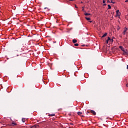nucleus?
<instances>
[{
  "label": "nucleus",
  "instance_id": "f257e3e1",
  "mask_svg": "<svg viewBox=\"0 0 128 128\" xmlns=\"http://www.w3.org/2000/svg\"><path fill=\"white\" fill-rule=\"evenodd\" d=\"M77 114H78V116H80L82 118H84V116L82 115V112H77Z\"/></svg>",
  "mask_w": 128,
  "mask_h": 128
},
{
  "label": "nucleus",
  "instance_id": "f03ea898",
  "mask_svg": "<svg viewBox=\"0 0 128 128\" xmlns=\"http://www.w3.org/2000/svg\"><path fill=\"white\" fill-rule=\"evenodd\" d=\"M128 28H124V30L123 31V34L124 36V34H126V32H128Z\"/></svg>",
  "mask_w": 128,
  "mask_h": 128
},
{
  "label": "nucleus",
  "instance_id": "7ed1b4c3",
  "mask_svg": "<svg viewBox=\"0 0 128 128\" xmlns=\"http://www.w3.org/2000/svg\"><path fill=\"white\" fill-rule=\"evenodd\" d=\"M120 48L122 50V52H126V49L122 47V46H120Z\"/></svg>",
  "mask_w": 128,
  "mask_h": 128
},
{
  "label": "nucleus",
  "instance_id": "20e7f679",
  "mask_svg": "<svg viewBox=\"0 0 128 128\" xmlns=\"http://www.w3.org/2000/svg\"><path fill=\"white\" fill-rule=\"evenodd\" d=\"M90 112H91V114H92L94 116H96V112H94V110H90Z\"/></svg>",
  "mask_w": 128,
  "mask_h": 128
},
{
  "label": "nucleus",
  "instance_id": "39448f33",
  "mask_svg": "<svg viewBox=\"0 0 128 128\" xmlns=\"http://www.w3.org/2000/svg\"><path fill=\"white\" fill-rule=\"evenodd\" d=\"M108 40H112V42H114V40L110 39V37H108V39L106 41V44H108Z\"/></svg>",
  "mask_w": 128,
  "mask_h": 128
},
{
  "label": "nucleus",
  "instance_id": "423d86ee",
  "mask_svg": "<svg viewBox=\"0 0 128 128\" xmlns=\"http://www.w3.org/2000/svg\"><path fill=\"white\" fill-rule=\"evenodd\" d=\"M116 15L118 16H120V10H117L116 11Z\"/></svg>",
  "mask_w": 128,
  "mask_h": 128
},
{
  "label": "nucleus",
  "instance_id": "0eeeda50",
  "mask_svg": "<svg viewBox=\"0 0 128 128\" xmlns=\"http://www.w3.org/2000/svg\"><path fill=\"white\" fill-rule=\"evenodd\" d=\"M31 128H38V125H34V126H30Z\"/></svg>",
  "mask_w": 128,
  "mask_h": 128
},
{
  "label": "nucleus",
  "instance_id": "6e6552de",
  "mask_svg": "<svg viewBox=\"0 0 128 128\" xmlns=\"http://www.w3.org/2000/svg\"><path fill=\"white\" fill-rule=\"evenodd\" d=\"M72 42H73V44H76V42H78V40L76 39H74L72 40Z\"/></svg>",
  "mask_w": 128,
  "mask_h": 128
},
{
  "label": "nucleus",
  "instance_id": "1a4fd4ad",
  "mask_svg": "<svg viewBox=\"0 0 128 128\" xmlns=\"http://www.w3.org/2000/svg\"><path fill=\"white\" fill-rule=\"evenodd\" d=\"M84 16H90V14L84 13Z\"/></svg>",
  "mask_w": 128,
  "mask_h": 128
},
{
  "label": "nucleus",
  "instance_id": "9d476101",
  "mask_svg": "<svg viewBox=\"0 0 128 128\" xmlns=\"http://www.w3.org/2000/svg\"><path fill=\"white\" fill-rule=\"evenodd\" d=\"M12 126H18V124L16 122H12Z\"/></svg>",
  "mask_w": 128,
  "mask_h": 128
},
{
  "label": "nucleus",
  "instance_id": "9b49d317",
  "mask_svg": "<svg viewBox=\"0 0 128 128\" xmlns=\"http://www.w3.org/2000/svg\"><path fill=\"white\" fill-rule=\"evenodd\" d=\"M26 119L24 118H22V122H26Z\"/></svg>",
  "mask_w": 128,
  "mask_h": 128
},
{
  "label": "nucleus",
  "instance_id": "f8f14e48",
  "mask_svg": "<svg viewBox=\"0 0 128 128\" xmlns=\"http://www.w3.org/2000/svg\"><path fill=\"white\" fill-rule=\"evenodd\" d=\"M108 35L107 33H105L102 36V38H104L105 36H106Z\"/></svg>",
  "mask_w": 128,
  "mask_h": 128
},
{
  "label": "nucleus",
  "instance_id": "ddd939ff",
  "mask_svg": "<svg viewBox=\"0 0 128 128\" xmlns=\"http://www.w3.org/2000/svg\"><path fill=\"white\" fill-rule=\"evenodd\" d=\"M85 18L86 20H90V18L86 17Z\"/></svg>",
  "mask_w": 128,
  "mask_h": 128
},
{
  "label": "nucleus",
  "instance_id": "4468645a",
  "mask_svg": "<svg viewBox=\"0 0 128 128\" xmlns=\"http://www.w3.org/2000/svg\"><path fill=\"white\" fill-rule=\"evenodd\" d=\"M110 8H112V6H110V5L108 4V10H110Z\"/></svg>",
  "mask_w": 128,
  "mask_h": 128
},
{
  "label": "nucleus",
  "instance_id": "2eb2a0df",
  "mask_svg": "<svg viewBox=\"0 0 128 128\" xmlns=\"http://www.w3.org/2000/svg\"><path fill=\"white\" fill-rule=\"evenodd\" d=\"M55 116L54 114H50L48 115L49 116Z\"/></svg>",
  "mask_w": 128,
  "mask_h": 128
},
{
  "label": "nucleus",
  "instance_id": "dca6fc26",
  "mask_svg": "<svg viewBox=\"0 0 128 128\" xmlns=\"http://www.w3.org/2000/svg\"><path fill=\"white\" fill-rule=\"evenodd\" d=\"M74 46H78V44H75Z\"/></svg>",
  "mask_w": 128,
  "mask_h": 128
},
{
  "label": "nucleus",
  "instance_id": "f3484780",
  "mask_svg": "<svg viewBox=\"0 0 128 128\" xmlns=\"http://www.w3.org/2000/svg\"><path fill=\"white\" fill-rule=\"evenodd\" d=\"M111 4H116V2H112V0H111Z\"/></svg>",
  "mask_w": 128,
  "mask_h": 128
},
{
  "label": "nucleus",
  "instance_id": "a211bd4d",
  "mask_svg": "<svg viewBox=\"0 0 128 128\" xmlns=\"http://www.w3.org/2000/svg\"><path fill=\"white\" fill-rule=\"evenodd\" d=\"M125 54H126L128 55V51H126V52H124Z\"/></svg>",
  "mask_w": 128,
  "mask_h": 128
},
{
  "label": "nucleus",
  "instance_id": "6ab92c4d",
  "mask_svg": "<svg viewBox=\"0 0 128 128\" xmlns=\"http://www.w3.org/2000/svg\"><path fill=\"white\" fill-rule=\"evenodd\" d=\"M41 80H44V78H43V77H42V78H41Z\"/></svg>",
  "mask_w": 128,
  "mask_h": 128
},
{
  "label": "nucleus",
  "instance_id": "aec40b11",
  "mask_svg": "<svg viewBox=\"0 0 128 128\" xmlns=\"http://www.w3.org/2000/svg\"><path fill=\"white\" fill-rule=\"evenodd\" d=\"M107 2H110V0H107Z\"/></svg>",
  "mask_w": 128,
  "mask_h": 128
},
{
  "label": "nucleus",
  "instance_id": "412c9836",
  "mask_svg": "<svg viewBox=\"0 0 128 128\" xmlns=\"http://www.w3.org/2000/svg\"><path fill=\"white\" fill-rule=\"evenodd\" d=\"M106 2V1L104 0H103V4H104Z\"/></svg>",
  "mask_w": 128,
  "mask_h": 128
},
{
  "label": "nucleus",
  "instance_id": "4be33fe9",
  "mask_svg": "<svg viewBox=\"0 0 128 128\" xmlns=\"http://www.w3.org/2000/svg\"><path fill=\"white\" fill-rule=\"evenodd\" d=\"M44 84H46V82L44 81Z\"/></svg>",
  "mask_w": 128,
  "mask_h": 128
},
{
  "label": "nucleus",
  "instance_id": "5701e85b",
  "mask_svg": "<svg viewBox=\"0 0 128 128\" xmlns=\"http://www.w3.org/2000/svg\"><path fill=\"white\" fill-rule=\"evenodd\" d=\"M125 2H128V0H126L125 1Z\"/></svg>",
  "mask_w": 128,
  "mask_h": 128
},
{
  "label": "nucleus",
  "instance_id": "b1692460",
  "mask_svg": "<svg viewBox=\"0 0 128 128\" xmlns=\"http://www.w3.org/2000/svg\"><path fill=\"white\" fill-rule=\"evenodd\" d=\"M70 2H72V1H74V0H69Z\"/></svg>",
  "mask_w": 128,
  "mask_h": 128
},
{
  "label": "nucleus",
  "instance_id": "393cba45",
  "mask_svg": "<svg viewBox=\"0 0 128 128\" xmlns=\"http://www.w3.org/2000/svg\"><path fill=\"white\" fill-rule=\"evenodd\" d=\"M126 68L128 70V65H127Z\"/></svg>",
  "mask_w": 128,
  "mask_h": 128
},
{
  "label": "nucleus",
  "instance_id": "a878e982",
  "mask_svg": "<svg viewBox=\"0 0 128 128\" xmlns=\"http://www.w3.org/2000/svg\"><path fill=\"white\" fill-rule=\"evenodd\" d=\"M126 86L128 87V84H126Z\"/></svg>",
  "mask_w": 128,
  "mask_h": 128
},
{
  "label": "nucleus",
  "instance_id": "bb28decb",
  "mask_svg": "<svg viewBox=\"0 0 128 128\" xmlns=\"http://www.w3.org/2000/svg\"><path fill=\"white\" fill-rule=\"evenodd\" d=\"M75 7L76 8H78V6H76Z\"/></svg>",
  "mask_w": 128,
  "mask_h": 128
},
{
  "label": "nucleus",
  "instance_id": "cd10ccee",
  "mask_svg": "<svg viewBox=\"0 0 128 128\" xmlns=\"http://www.w3.org/2000/svg\"><path fill=\"white\" fill-rule=\"evenodd\" d=\"M92 21H90V22H92Z\"/></svg>",
  "mask_w": 128,
  "mask_h": 128
},
{
  "label": "nucleus",
  "instance_id": "c85d7f7f",
  "mask_svg": "<svg viewBox=\"0 0 128 128\" xmlns=\"http://www.w3.org/2000/svg\"><path fill=\"white\" fill-rule=\"evenodd\" d=\"M46 9V8H44V10Z\"/></svg>",
  "mask_w": 128,
  "mask_h": 128
},
{
  "label": "nucleus",
  "instance_id": "c756f323",
  "mask_svg": "<svg viewBox=\"0 0 128 128\" xmlns=\"http://www.w3.org/2000/svg\"><path fill=\"white\" fill-rule=\"evenodd\" d=\"M104 4V6H106V4Z\"/></svg>",
  "mask_w": 128,
  "mask_h": 128
},
{
  "label": "nucleus",
  "instance_id": "7c9ffc66",
  "mask_svg": "<svg viewBox=\"0 0 128 128\" xmlns=\"http://www.w3.org/2000/svg\"><path fill=\"white\" fill-rule=\"evenodd\" d=\"M118 30H119V28H118Z\"/></svg>",
  "mask_w": 128,
  "mask_h": 128
},
{
  "label": "nucleus",
  "instance_id": "2f4dec72",
  "mask_svg": "<svg viewBox=\"0 0 128 128\" xmlns=\"http://www.w3.org/2000/svg\"><path fill=\"white\" fill-rule=\"evenodd\" d=\"M118 30H119V28H118Z\"/></svg>",
  "mask_w": 128,
  "mask_h": 128
},
{
  "label": "nucleus",
  "instance_id": "473e14b6",
  "mask_svg": "<svg viewBox=\"0 0 128 128\" xmlns=\"http://www.w3.org/2000/svg\"><path fill=\"white\" fill-rule=\"evenodd\" d=\"M81 4H82V2H81Z\"/></svg>",
  "mask_w": 128,
  "mask_h": 128
},
{
  "label": "nucleus",
  "instance_id": "72a5a7b5",
  "mask_svg": "<svg viewBox=\"0 0 128 128\" xmlns=\"http://www.w3.org/2000/svg\"><path fill=\"white\" fill-rule=\"evenodd\" d=\"M82 10H84V8H82Z\"/></svg>",
  "mask_w": 128,
  "mask_h": 128
}]
</instances>
